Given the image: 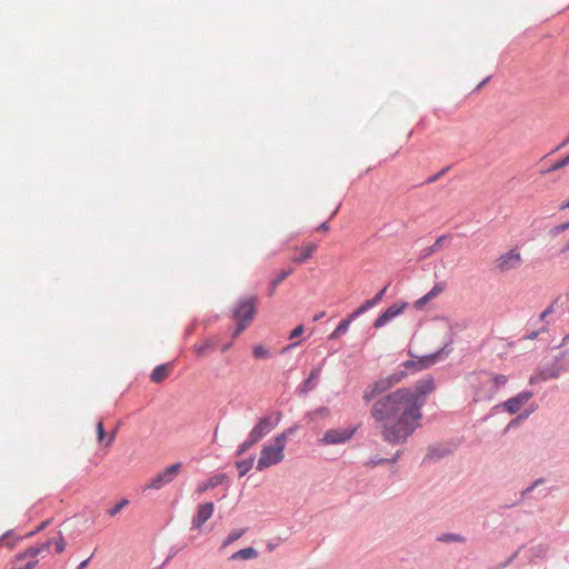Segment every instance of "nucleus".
Returning a JSON list of instances; mask_svg holds the SVG:
<instances>
[{
	"mask_svg": "<svg viewBox=\"0 0 569 569\" xmlns=\"http://www.w3.org/2000/svg\"><path fill=\"white\" fill-rule=\"evenodd\" d=\"M408 396L407 390L399 388L378 398L371 407V417L379 423L383 441L392 446L406 443L420 427L422 412Z\"/></svg>",
	"mask_w": 569,
	"mask_h": 569,
	"instance_id": "f257e3e1",
	"label": "nucleus"
},
{
	"mask_svg": "<svg viewBox=\"0 0 569 569\" xmlns=\"http://www.w3.org/2000/svg\"><path fill=\"white\" fill-rule=\"evenodd\" d=\"M436 389L435 379L432 376H427L413 385V387H403L401 390H407L409 400L416 402L419 412H422V407L426 405L427 397Z\"/></svg>",
	"mask_w": 569,
	"mask_h": 569,
	"instance_id": "f03ea898",
	"label": "nucleus"
},
{
	"mask_svg": "<svg viewBox=\"0 0 569 569\" xmlns=\"http://www.w3.org/2000/svg\"><path fill=\"white\" fill-rule=\"evenodd\" d=\"M281 419V411H273L270 415L263 416L258 420L249 433L259 442L279 425Z\"/></svg>",
	"mask_w": 569,
	"mask_h": 569,
	"instance_id": "7ed1b4c3",
	"label": "nucleus"
},
{
	"mask_svg": "<svg viewBox=\"0 0 569 569\" xmlns=\"http://www.w3.org/2000/svg\"><path fill=\"white\" fill-rule=\"evenodd\" d=\"M533 397V392L530 390H522L521 392L517 393L515 397L509 398L508 400L496 405L491 412L482 418V420H487L492 413L500 408L507 411L510 415L517 413L521 407Z\"/></svg>",
	"mask_w": 569,
	"mask_h": 569,
	"instance_id": "20e7f679",
	"label": "nucleus"
},
{
	"mask_svg": "<svg viewBox=\"0 0 569 569\" xmlns=\"http://www.w3.org/2000/svg\"><path fill=\"white\" fill-rule=\"evenodd\" d=\"M182 468V462H176L168 466L163 471L159 472L154 476L150 482L144 487L146 489H161L166 485H169L173 481L174 477L180 472Z\"/></svg>",
	"mask_w": 569,
	"mask_h": 569,
	"instance_id": "39448f33",
	"label": "nucleus"
},
{
	"mask_svg": "<svg viewBox=\"0 0 569 569\" xmlns=\"http://www.w3.org/2000/svg\"><path fill=\"white\" fill-rule=\"evenodd\" d=\"M408 355L411 357V359L403 361L401 363V367L410 369L412 375L426 370L437 362L436 356H433L432 353L425 356H416L411 351V349H409Z\"/></svg>",
	"mask_w": 569,
	"mask_h": 569,
	"instance_id": "423d86ee",
	"label": "nucleus"
},
{
	"mask_svg": "<svg viewBox=\"0 0 569 569\" xmlns=\"http://www.w3.org/2000/svg\"><path fill=\"white\" fill-rule=\"evenodd\" d=\"M357 429L356 426L345 429H329L319 441L321 445H342L355 436Z\"/></svg>",
	"mask_w": 569,
	"mask_h": 569,
	"instance_id": "0eeeda50",
	"label": "nucleus"
},
{
	"mask_svg": "<svg viewBox=\"0 0 569 569\" xmlns=\"http://www.w3.org/2000/svg\"><path fill=\"white\" fill-rule=\"evenodd\" d=\"M257 312V298L254 296L240 298L233 309L237 320L250 321Z\"/></svg>",
	"mask_w": 569,
	"mask_h": 569,
	"instance_id": "6e6552de",
	"label": "nucleus"
},
{
	"mask_svg": "<svg viewBox=\"0 0 569 569\" xmlns=\"http://www.w3.org/2000/svg\"><path fill=\"white\" fill-rule=\"evenodd\" d=\"M284 455L279 452L272 445H264L260 451L256 469L262 471L273 465L280 463Z\"/></svg>",
	"mask_w": 569,
	"mask_h": 569,
	"instance_id": "1a4fd4ad",
	"label": "nucleus"
},
{
	"mask_svg": "<svg viewBox=\"0 0 569 569\" xmlns=\"http://www.w3.org/2000/svg\"><path fill=\"white\" fill-rule=\"evenodd\" d=\"M393 387L388 378H379L378 380L373 381L372 383H369L365 391L362 399L365 403H370L375 399H378L379 396H385L387 391L391 390Z\"/></svg>",
	"mask_w": 569,
	"mask_h": 569,
	"instance_id": "9d476101",
	"label": "nucleus"
},
{
	"mask_svg": "<svg viewBox=\"0 0 569 569\" xmlns=\"http://www.w3.org/2000/svg\"><path fill=\"white\" fill-rule=\"evenodd\" d=\"M522 262V258L520 252H518L516 249H511L508 252L502 253L497 259L496 268L500 272H508L512 269L518 268Z\"/></svg>",
	"mask_w": 569,
	"mask_h": 569,
	"instance_id": "9b49d317",
	"label": "nucleus"
},
{
	"mask_svg": "<svg viewBox=\"0 0 569 569\" xmlns=\"http://www.w3.org/2000/svg\"><path fill=\"white\" fill-rule=\"evenodd\" d=\"M213 511L214 503L212 501L199 505L191 521L192 529H200L211 518Z\"/></svg>",
	"mask_w": 569,
	"mask_h": 569,
	"instance_id": "f8f14e48",
	"label": "nucleus"
},
{
	"mask_svg": "<svg viewBox=\"0 0 569 569\" xmlns=\"http://www.w3.org/2000/svg\"><path fill=\"white\" fill-rule=\"evenodd\" d=\"M325 361H326V359H323L320 365L312 368L308 378L298 387V391L300 395H307L308 392L316 389V387L318 386V382H319V378H320Z\"/></svg>",
	"mask_w": 569,
	"mask_h": 569,
	"instance_id": "ddd939ff",
	"label": "nucleus"
},
{
	"mask_svg": "<svg viewBox=\"0 0 569 569\" xmlns=\"http://www.w3.org/2000/svg\"><path fill=\"white\" fill-rule=\"evenodd\" d=\"M452 453V449L445 445L430 446L422 460L423 463L437 462Z\"/></svg>",
	"mask_w": 569,
	"mask_h": 569,
	"instance_id": "4468645a",
	"label": "nucleus"
},
{
	"mask_svg": "<svg viewBox=\"0 0 569 569\" xmlns=\"http://www.w3.org/2000/svg\"><path fill=\"white\" fill-rule=\"evenodd\" d=\"M226 483L229 487L230 481L227 473H217L210 477L207 481L200 482L197 487V492L199 495L206 492L209 489H213L219 485Z\"/></svg>",
	"mask_w": 569,
	"mask_h": 569,
	"instance_id": "2eb2a0df",
	"label": "nucleus"
},
{
	"mask_svg": "<svg viewBox=\"0 0 569 569\" xmlns=\"http://www.w3.org/2000/svg\"><path fill=\"white\" fill-rule=\"evenodd\" d=\"M50 546H52V541H44V542L39 543L37 546H31V547H29V548L18 552L14 556V560L16 561H22V560L28 559V558H34L38 555H40L41 552L48 550Z\"/></svg>",
	"mask_w": 569,
	"mask_h": 569,
	"instance_id": "dca6fc26",
	"label": "nucleus"
},
{
	"mask_svg": "<svg viewBox=\"0 0 569 569\" xmlns=\"http://www.w3.org/2000/svg\"><path fill=\"white\" fill-rule=\"evenodd\" d=\"M561 372H563V370L560 369V367L555 360H552L550 363H547L539 369V379L541 381L558 379Z\"/></svg>",
	"mask_w": 569,
	"mask_h": 569,
	"instance_id": "f3484780",
	"label": "nucleus"
},
{
	"mask_svg": "<svg viewBox=\"0 0 569 569\" xmlns=\"http://www.w3.org/2000/svg\"><path fill=\"white\" fill-rule=\"evenodd\" d=\"M408 307V302L398 301L388 307L382 313V316L390 322L396 317L400 316Z\"/></svg>",
	"mask_w": 569,
	"mask_h": 569,
	"instance_id": "a211bd4d",
	"label": "nucleus"
},
{
	"mask_svg": "<svg viewBox=\"0 0 569 569\" xmlns=\"http://www.w3.org/2000/svg\"><path fill=\"white\" fill-rule=\"evenodd\" d=\"M218 338H208L202 345L194 346L193 350L198 357L206 356L208 352H212L218 346Z\"/></svg>",
	"mask_w": 569,
	"mask_h": 569,
	"instance_id": "6ab92c4d",
	"label": "nucleus"
},
{
	"mask_svg": "<svg viewBox=\"0 0 569 569\" xmlns=\"http://www.w3.org/2000/svg\"><path fill=\"white\" fill-rule=\"evenodd\" d=\"M259 556L257 549L253 547H247L233 552L230 557L231 560H250L256 559Z\"/></svg>",
	"mask_w": 569,
	"mask_h": 569,
	"instance_id": "aec40b11",
	"label": "nucleus"
},
{
	"mask_svg": "<svg viewBox=\"0 0 569 569\" xmlns=\"http://www.w3.org/2000/svg\"><path fill=\"white\" fill-rule=\"evenodd\" d=\"M316 250H317V244L309 243L301 250L299 256L293 257L292 261L295 263H299V264L305 263L312 257V254Z\"/></svg>",
	"mask_w": 569,
	"mask_h": 569,
	"instance_id": "412c9836",
	"label": "nucleus"
},
{
	"mask_svg": "<svg viewBox=\"0 0 569 569\" xmlns=\"http://www.w3.org/2000/svg\"><path fill=\"white\" fill-rule=\"evenodd\" d=\"M293 272V269L282 270L280 271L270 282L268 286V296L271 297L274 293V290L291 273Z\"/></svg>",
	"mask_w": 569,
	"mask_h": 569,
	"instance_id": "4be33fe9",
	"label": "nucleus"
},
{
	"mask_svg": "<svg viewBox=\"0 0 569 569\" xmlns=\"http://www.w3.org/2000/svg\"><path fill=\"white\" fill-rule=\"evenodd\" d=\"M254 459H256V456L250 455L248 458H246L243 460L236 461L234 465L239 471V477L246 476L251 470V468L253 467V463H254Z\"/></svg>",
	"mask_w": 569,
	"mask_h": 569,
	"instance_id": "5701e85b",
	"label": "nucleus"
},
{
	"mask_svg": "<svg viewBox=\"0 0 569 569\" xmlns=\"http://www.w3.org/2000/svg\"><path fill=\"white\" fill-rule=\"evenodd\" d=\"M490 380L492 386L489 391V398H492L496 395V392L508 382V377L505 375L493 373L491 375Z\"/></svg>",
	"mask_w": 569,
	"mask_h": 569,
	"instance_id": "b1692460",
	"label": "nucleus"
},
{
	"mask_svg": "<svg viewBox=\"0 0 569 569\" xmlns=\"http://www.w3.org/2000/svg\"><path fill=\"white\" fill-rule=\"evenodd\" d=\"M409 375H412L411 370L402 368L400 365L399 368L395 372H392L391 375L388 376V378H389L392 387H395L396 385H398L402 380H405Z\"/></svg>",
	"mask_w": 569,
	"mask_h": 569,
	"instance_id": "393cba45",
	"label": "nucleus"
},
{
	"mask_svg": "<svg viewBox=\"0 0 569 569\" xmlns=\"http://www.w3.org/2000/svg\"><path fill=\"white\" fill-rule=\"evenodd\" d=\"M400 456H401L400 450H398L391 458H379L378 456H375V457L370 458V460L368 461V465L376 467L378 465H383V463H395L399 460Z\"/></svg>",
	"mask_w": 569,
	"mask_h": 569,
	"instance_id": "a878e982",
	"label": "nucleus"
},
{
	"mask_svg": "<svg viewBox=\"0 0 569 569\" xmlns=\"http://www.w3.org/2000/svg\"><path fill=\"white\" fill-rule=\"evenodd\" d=\"M168 375V365L166 363H162V365H158L151 372V380L153 382H161Z\"/></svg>",
	"mask_w": 569,
	"mask_h": 569,
	"instance_id": "bb28decb",
	"label": "nucleus"
},
{
	"mask_svg": "<svg viewBox=\"0 0 569 569\" xmlns=\"http://www.w3.org/2000/svg\"><path fill=\"white\" fill-rule=\"evenodd\" d=\"M438 541L445 542V543H451V542H459L465 543L466 538L462 535L453 533V532H446L442 533L437 538Z\"/></svg>",
	"mask_w": 569,
	"mask_h": 569,
	"instance_id": "cd10ccee",
	"label": "nucleus"
},
{
	"mask_svg": "<svg viewBox=\"0 0 569 569\" xmlns=\"http://www.w3.org/2000/svg\"><path fill=\"white\" fill-rule=\"evenodd\" d=\"M445 239H446V236H440L439 238L436 239V241L433 242L432 246L422 249L421 253H420V258L425 259V258L431 256L432 253H435L436 251H438L441 248Z\"/></svg>",
	"mask_w": 569,
	"mask_h": 569,
	"instance_id": "c85d7f7f",
	"label": "nucleus"
},
{
	"mask_svg": "<svg viewBox=\"0 0 569 569\" xmlns=\"http://www.w3.org/2000/svg\"><path fill=\"white\" fill-rule=\"evenodd\" d=\"M258 441L249 433L247 439L240 443L236 450V456H242L247 452L251 447H253Z\"/></svg>",
	"mask_w": 569,
	"mask_h": 569,
	"instance_id": "c756f323",
	"label": "nucleus"
},
{
	"mask_svg": "<svg viewBox=\"0 0 569 569\" xmlns=\"http://www.w3.org/2000/svg\"><path fill=\"white\" fill-rule=\"evenodd\" d=\"M553 360L558 363L563 371L569 369V349L563 350L557 355Z\"/></svg>",
	"mask_w": 569,
	"mask_h": 569,
	"instance_id": "7c9ffc66",
	"label": "nucleus"
},
{
	"mask_svg": "<svg viewBox=\"0 0 569 569\" xmlns=\"http://www.w3.org/2000/svg\"><path fill=\"white\" fill-rule=\"evenodd\" d=\"M329 409L327 407H319L312 411H309L306 413L305 418L309 421H313L320 417H327L329 416Z\"/></svg>",
	"mask_w": 569,
	"mask_h": 569,
	"instance_id": "2f4dec72",
	"label": "nucleus"
},
{
	"mask_svg": "<svg viewBox=\"0 0 569 569\" xmlns=\"http://www.w3.org/2000/svg\"><path fill=\"white\" fill-rule=\"evenodd\" d=\"M452 350V339H449L440 349L432 352V355L436 356V361H439L443 356H449Z\"/></svg>",
	"mask_w": 569,
	"mask_h": 569,
	"instance_id": "473e14b6",
	"label": "nucleus"
},
{
	"mask_svg": "<svg viewBox=\"0 0 569 569\" xmlns=\"http://www.w3.org/2000/svg\"><path fill=\"white\" fill-rule=\"evenodd\" d=\"M246 532V529H238V530H232L231 532L228 533V536L226 537V539L223 540V543H222V547H227L233 542H236L238 539H240Z\"/></svg>",
	"mask_w": 569,
	"mask_h": 569,
	"instance_id": "72a5a7b5",
	"label": "nucleus"
},
{
	"mask_svg": "<svg viewBox=\"0 0 569 569\" xmlns=\"http://www.w3.org/2000/svg\"><path fill=\"white\" fill-rule=\"evenodd\" d=\"M568 164H569V153L566 157L557 160L548 169L543 170L542 173H549V172H552V171H557L559 169L565 168Z\"/></svg>",
	"mask_w": 569,
	"mask_h": 569,
	"instance_id": "f704fd0d",
	"label": "nucleus"
},
{
	"mask_svg": "<svg viewBox=\"0 0 569 569\" xmlns=\"http://www.w3.org/2000/svg\"><path fill=\"white\" fill-rule=\"evenodd\" d=\"M372 307V305L366 300L359 308H357L355 311H352L348 318L351 319V321L356 320L357 318H359L361 315H363L365 312H367L368 310H370Z\"/></svg>",
	"mask_w": 569,
	"mask_h": 569,
	"instance_id": "c9c22d12",
	"label": "nucleus"
},
{
	"mask_svg": "<svg viewBox=\"0 0 569 569\" xmlns=\"http://www.w3.org/2000/svg\"><path fill=\"white\" fill-rule=\"evenodd\" d=\"M287 438L286 435L279 433L273 438V443H271L279 452L283 453L286 448Z\"/></svg>",
	"mask_w": 569,
	"mask_h": 569,
	"instance_id": "e433bc0d",
	"label": "nucleus"
},
{
	"mask_svg": "<svg viewBox=\"0 0 569 569\" xmlns=\"http://www.w3.org/2000/svg\"><path fill=\"white\" fill-rule=\"evenodd\" d=\"M47 541H52V545H54L56 547V552L57 553H61L64 548H66V541H64V538H63V535L61 531H59V538H51V539H48Z\"/></svg>",
	"mask_w": 569,
	"mask_h": 569,
	"instance_id": "4c0bfd02",
	"label": "nucleus"
},
{
	"mask_svg": "<svg viewBox=\"0 0 569 569\" xmlns=\"http://www.w3.org/2000/svg\"><path fill=\"white\" fill-rule=\"evenodd\" d=\"M446 289V282H437L431 290H429L426 296L431 300L436 298L439 293H441Z\"/></svg>",
	"mask_w": 569,
	"mask_h": 569,
	"instance_id": "58836bf2",
	"label": "nucleus"
},
{
	"mask_svg": "<svg viewBox=\"0 0 569 569\" xmlns=\"http://www.w3.org/2000/svg\"><path fill=\"white\" fill-rule=\"evenodd\" d=\"M252 355L257 359H264L269 357V350L261 345H257L252 348Z\"/></svg>",
	"mask_w": 569,
	"mask_h": 569,
	"instance_id": "ea45409f",
	"label": "nucleus"
},
{
	"mask_svg": "<svg viewBox=\"0 0 569 569\" xmlns=\"http://www.w3.org/2000/svg\"><path fill=\"white\" fill-rule=\"evenodd\" d=\"M186 548V543L181 545V546H172L169 550V553H168V557L166 558V560L162 562V566H167L169 563V561L176 557L180 551H182L183 549Z\"/></svg>",
	"mask_w": 569,
	"mask_h": 569,
	"instance_id": "a19ab883",
	"label": "nucleus"
},
{
	"mask_svg": "<svg viewBox=\"0 0 569 569\" xmlns=\"http://www.w3.org/2000/svg\"><path fill=\"white\" fill-rule=\"evenodd\" d=\"M129 503V500L127 498L121 499L118 503H116L112 508L108 510V515L111 517H114L117 513L121 511L123 507H126Z\"/></svg>",
	"mask_w": 569,
	"mask_h": 569,
	"instance_id": "79ce46f5",
	"label": "nucleus"
},
{
	"mask_svg": "<svg viewBox=\"0 0 569 569\" xmlns=\"http://www.w3.org/2000/svg\"><path fill=\"white\" fill-rule=\"evenodd\" d=\"M351 322H352L351 319L348 317L346 319L341 320L340 323L336 327L337 333H339L340 336L347 333Z\"/></svg>",
	"mask_w": 569,
	"mask_h": 569,
	"instance_id": "37998d69",
	"label": "nucleus"
},
{
	"mask_svg": "<svg viewBox=\"0 0 569 569\" xmlns=\"http://www.w3.org/2000/svg\"><path fill=\"white\" fill-rule=\"evenodd\" d=\"M389 284H386L381 290H379L371 299L368 301L372 305V307L377 306L386 295Z\"/></svg>",
	"mask_w": 569,
	"mask_h": 569,
	"instance_id": "c03bdc74",
	"label": "nucleus"
},
{
	"mask_svg": "<svg viewBox=\"0 0 569 569\" xmlns=\"http://www.w3.org/2000/svg\"><path fill=\"white\" fill-rule=\"evenodd\" d=\"M50 522H51V519H47V520L42 521L36 529L26 533V536L23 538H31V537L36 536L37 533L44 530L50 525Z\"/></svg>",
	"mask_w": 569,
	"mask_h": 569,
	"instance_id": "a18cd8bd",
	"label": "nucleus"
},
{
	"mask_svg": "<svg viewBox=\"0 0 569 569\" xmlns=\"http://www.w3.org/2000/svg\"><path fill=\"white\" fill-rule=\"evenodd\" d=\"M519 551H520V549L516 550L507 560H505L503 562H501L495 567H491L490 569H506L518 557Z\"/></svg>",
	"mask_w": 569,
	"mask_h": 569,
	"instance_id": "49530a36",
	"label": "nucleus"
},
{
	"mask_svg": "<svg viewBox=\"0 0 569 569\" xmlns=\"http://www.w3.org/2000/svg\"><path fill=\"white\" fill-rule=\"evenodd\" d=\"M567 229H569V221L568 222H563L561 224H558V226H555L553 228H551L550 229V234L552 237H557L560 233H562L563 231H566Z\"/></svg>",
	"mask_w": 569,
	"mask_h": 569,
	"instance_id": "de8ad7c7",
	"label": "nucleus"
},
{
	"mask_svg": "<svg viewBox=\"0 0 569 569\" xmlns=\"http://www.w3.org/2000/svg\"><path fill=\"white\" fill-rule=\"evenodd\" d=\"M450 169V166L443 168L442 170H440L439 172H437L436 174L433 176H430L426 179L425 183L426 184H431L433 182H436L437 180H439L447 171H449Z\"/></svg>",
	"mask_w": 569,
	"mask_h": 569,
	"instance_id": "09e8293b",
	"label": "nucleus"
},
{
	"mask_svg": "<svg viewBox=\"0 0 569 569\" xmlns=\"http://www.w3.org/2000/svg\"><path fill=\"white\" fill-rule=\"evenodd\" d=\"M107 437L106 429L103 427L102 421H99L97 425V438L99 442H102Z\"/></svg>",
	"mask_w": 569,
	"mask_h": 569,
	"instance_id": "8fccbe9b",
	"label": "nucleus"
},
{
	"mask_svg": "<svg viewBox=\"0 0 569 569\" xmlns=\"http://www.w3.org/2000/svg\"><path fill=\"white\" fill-rule=\"evenodd\" d=\"M521 421H525L522 416L519 413L516 418H513L506 427L505 432L509 431L511 428L517 427Z\"/></svg>",
	"mask_w": 569,
	"mask_h": 569,
	"instance_id": "3c124183",
	"label": "nucleus"
},
{
	"mask_svg": "<svg viewBox=\"0 0 569 569\" xmlns=\"http://www.w3.org/2000/svg\"><path fill=\"white\" fill-rule=\"evenodd\" d=\"M387 323H389L388 320L382 316V313H380L378 318L373 321L372 326L375 329H379L385 327Z\"/></svg>",
	"mask_w": 569,
	"mask_h": 569,
	"instance_id": "603ef678",
	"label": "nucleus"
},
{
	"mask_svg": "<svg viewBox=\"0 0 569 569\" xmlns=\"http://www.w3.org/2000/svg\"><path fill=\"white\" fill-rule=\"evenodd\" d=\"M305 331V326L303 325H299L297 326L289 335V339H296L298 338L299 336H301Z\"/></svg>",
	"mask_w": 569,
	"mask_h": 569,
	"instance_id": "864d4df0",
	"label": "nucleus"
},
{
	"mask_svg": "<svg viewBox=\"0 0 569 569\" xmlns=\"http://www.w3.org/2000/svg\"><path fill=\"white\" fill-rule=\"evenodd\" d=\"M249 321H242V320H238V323H237V327L234 329V332L232 335V337H237L238 335H240L247 327Z\"/></svg>",
	"mask_w": 569,
	"mask_h": 569,
	"instance_id": "5fc2aeb1",
	"label": "nucleus"
},
{
	"mask_svg": "<svg viewBox=\"0 0 569 569\" xmlns=\"http://www.w3.org/2000/svg\"><path fill=\"white\" fill-rule=\"evenodd\" d=\"M430 301V299L425 295L421 298H419L415 303L413 307L419 310L422 309L425 305H427Z\"/></svg>",
	"mask_w": 569,
	"mask_h": 569,
	"instance_id": "6e6d98bb",
	"label": "nucleus"
},
{
	"mask_svg": "<svg viewBox=\"0 0 569 569\" xmlns=\"http://www.w3.org/2000/svg\"><path fill=\"white\" fill-rule=\"evenodd\" d=\"M300 429V425L299 423H295L292 425L291 427L287 428L284 431H282L281 433L282 435H286V438L288 439L291 435H293L295 432H297L298 430Z\"/></svg>",
	"mask_w": 569,
	"mask_h": 569,
	"instance_id": "4d7b16f0",
	"label": "nucleus"
},
{
	"mask_svg": "<svg viewBox=\"0 0 569 569\" xmlns=\"http://www.w3.org/2000/svg\"><path fill=\"white\" fill-rule=\"evenodd\" d=\"M535 490V487L532 485L528 486L526 489H523L521 492H520V496H521V500H526V499H529L530 497V493Z\"/></svg>",
	"mask_w": 569,
	"mask_h": 569,
	"instance_id": "13d9d810",
	"label": "nucleus"
},
{
	"mask_svg": "<svg viewBox=\"0 0 569 569\" xmlns=\"http://www.w3.org/2000/svg\"><path fill=\"white\" fill-rule=\"evenodd\" d=\"M38 563H39L38 559H32V560H29L24 566L14 568V569H34Z\"/></svg>",
	"mask_w": 569,
	"mask_h": 569,
	"instance_id": "bf43d9fd",
	"label": "nucleus"
},
{
	"mask_svg": "<svg viewBox=\"0 0 569 569\" xmlns=\"http://www.w3.org/2000/svg\"><path fill=\"white\" fill-rule=\"evenodd\" d=\"M553 311V306H549L546 308L539 316V320L543 321L548 315H550Z\"/></svg>",
	"mask_w": 569,
	"mask_h": 569,
	"instance_id": "052dcab7",
	"label": "nucleus"
},
{
	"mask_svg": "<svg viewBox=\"0 0 569 569\" xmlns=\"http://www.w3.org/2000/svg\"><path fill=\"white\" fill-rule=\"evenodd\" d=\"M569 143V136L563 139L551 152H556L565 148Z\"/></svg>",
	"mask_w": 569,
	"mask_h": 569,
	"instance_id": "680f3d73",
	"label": "nucleus"
},
{
	"mask_svg": "<svg viewBox=\"0 0 569 569\" xmlns=\"http://www.w3.org/2000/svg\"><path fill=\"white\" fill-rule=\"evenodd\" d=\"M92 557H93V553L89 558L81 561L80 565L77 567V569H86L87 566L89 565L90 560L92 559Z\"/></svg>",
	"mask_w": 569,
	"mask_h": 569,
	"instance_id": "e2e57ef3",
	"label": "nucleus"
},
{
	"mask_svg": "<svg viewBox=\"0 0 569 569\" xmlns=\"http://www.w3.org/2000/svg\"><path fill=\"white\" fill-rule=\"evenodd\" d=\"M539 332L540 331H531V332H528L526 336H525V339H528V340H533L536 339L538 336H539Z\"/></svg>",
	"mask_w": 569,
	"mask_h": 569,
	"instance_id": "0e129e2a",
	"label": "nucleus"
},
{
	"mask_svg": "<svg viewBox=\"0 0 569 569\" xmlns=\"http://www.w3.org/2000/svg\"><path fill=\"white\" fill-rule=\"evenodd\" d=\"M22 537H17L14 540H10L7 542V546L9 549H13L19 540H21Z\"/></svg>",
	"mask_w": 569,
	"mask_h": 569,
	"instance_id": "69168bd1",
	"label": "nucleus"
},
{
	"mask_svg": "<svg viewBox=\"0 0 569 569\" xmlns=\"http://www.w3.org/2000/svg\"><path fill=\"white\" fill-rule=\"evenodd\" d=\"M325 316H326V312H325V311L318 312V313H316V315L313 316L312 321H313V322H317V321L321 320Z\"/></svg>",
	"mask_w": 569,
	"mask_h": 569,
	"instance_id": "338daca9",
	"label": "nucleus"
},
{
	"mask_svg": "<svg viewBox=\"0 0 569 569\" xmlns=\"http://www.w3.org/2000/svg\"><path fill=\"white\" fill-rule=\"evenodd\" d=\"M568 342H569V333H568V335H566V336L562 338V340H561L560 345H559V346H557L556 348H558V349H559V348H562V347H563V346H566Z\"/></svg>",
	"mask_w": 569,
	"mask_h": 569,
	"instance_id": "774afa93",
	"label": "nucleus"
}]
</instances>
